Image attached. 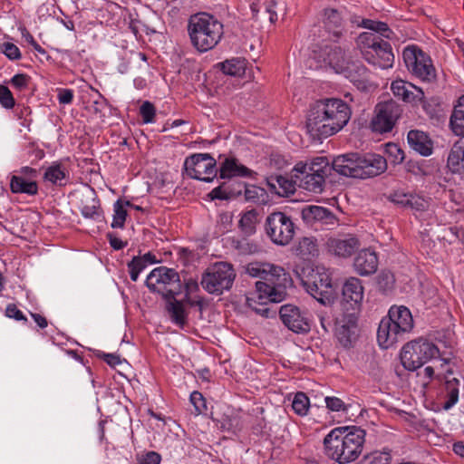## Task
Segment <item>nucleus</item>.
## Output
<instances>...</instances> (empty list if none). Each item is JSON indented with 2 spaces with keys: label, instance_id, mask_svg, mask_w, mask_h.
Wrapping results in <instances>:
<instances>
[{
  "label": "nucleus",
  "instance_id": "obj_1",
  "mask_svg": "<svg viewBox=\"0 0 464 464\" xmlns=\"http://www.w3.org/2000/svg\"><path fill=\"white\" fill-rule=\"evenodd\" d=\"M246 273L252 277L259 278L256 289L246 295V304L256 314L268 317L269 303H280L287 295L286 289L292 285V279L285 270L268 263H250Z\"/></svg>",
  "mask_w": 464,
  "mask_h": 464
},
{
  "label": "nucleus",
  "instance_id": "obj_2",
  "mask_svg": "<svg viewBox=\"0 0 464 464\" xmlns=\"http://www.w3.org/2000/svg\"><path fill=\"white\" fill-rule=\"evenodd\" d=\"M351 110L340 99L317 101L309 110L306 129L314 139H325L340 131L351 118Z\"/></svg>",
  "mask_w": 464,
  "mask_h": 464
},
{
  "label": "nucleus",
  "instance_id": "obj_3",
  "mask_svg": "<svg viewBox=\"0 0 464 464\" xmlns=\"http://www.w3.org/2000/svg\"><path fill=\"white\" fill-rule=\"evenodd\" d=\"M365 430L359 427H339L324 439L325 454L339 464L354 461L362 453Z\"/></svg>",
  "mask_w": 464,
  "mask_h": 464
},
{
  "label": "nucleus",
  "instance_id": "obj_4",
  "mask_svg": "<svg viewBox=\"0 0 464 464\" xmlns=\"http://www.w3.org/2000/svg\"><path fill=\"white\" fill-rule=\"evenodd\" d=\"M332 168L345 177L368 179L383 173L387 169V161L376 154L361 156L349 153L336 157L332 162Z\"/></svg>",
  "mask_w": 464,
  "mask_h": 464
},
{
  "label": "nucleus",
  "instance_id": "obj_5",
  "mask_svg": "<svg viewBox=\"0 0 464 464\" xmlns=\"http://www.w3.org/2000/svg\"><path fill=\"white\" fill-rule=\"evenodd\" d=\"M188 34L192 46L199 53L215 48L224 34L223 24L214 15L199 13L190 16Z\"/></svg>",
  "mask_w": 464,
  "mask_h": 464
},
{
  "label": "nucleus",
  "instance_id": "obj_6",
  "mask_svg": "<svg viewBox=\"0 0 464 464\" xmlns=\"http://www.w3.org/2000/svg\"><path fill=\"white\" fill-rule=\"evenodd\" d=\"M439 356L440 350L433 343L425 338H418L402 347L401 361L405 369L415 371Z\"/></svg>",
  "mask_w": 464,
  "mask_h": 464
},
{
  "label": "nucleus",
  "instance_id": "obj_7",
  "mask_svg": "<svg viewBox=\"0 0 464 464\" xmlns=\"http://www.w3.org/2000/svg\"><path fill=\"white\" fill-rule=\"evenodd\" d=\"M146 285L165 299L175 297L182 292V285L179 273L166 266L154 268L147 276Z\"/></svg>",
  "mask_w": 464,
  "mask_h": 464
},
{
  "label": "nucleus",
  "instance_id": "obj_8",
  "mask_svg": "<svg viewBox=\"0 0 464 464\" xmlns=\"http://www.w3.org/2000/svg\"><path fill=\"white\" fill-rule=\"evenodd\" d=\"M236 272L229 263L218 262L209 266L202 275L201 285L211 295H221L231 288Z\"/></svg>",
  "mask_w": 464,
  "mask_h": 464
},
{
  "label": "nucleus",
  "instance_id": "obj_9",
  "mask_svg": "<svg viewBox=\"0 0 464 464\" xmlns=\"http://www.w3.org/2000/svg\"><path fill=\"white\" fill-rule=\"evenodd\" d=\"M404 63L408 71L422 82H432L436 80V69L429 54L416 45H410L402 52Z\"/></svg>",
  "mask_w": 464,
  "mask_h": 464
},
{
  "label": "nucleus",
  "instance_id": "obj_10",
  "mask_svg": "<svg viewBox=\"0 0 464 464\" xmlns=\"http://www.w3.org/2000/svg\"><path fill=\"white\" fill-rule=\"evenodd\" d=\"M303 285L314 299L323 304L334 300V288L329 271L324 266H316L303 280Z\"/></svg>",
  "mask_w": 464,
  "mask_h": 464
},
{
  "label": "nucleus",
  "instance_id": "obj_11",
  "mask_svg": "<svg viewBox=\"0 0 464 464\" xmlns=\"http://www.w3.org/2000/svg\"><path fill=\"white\" fill-rule=\"evenodd\" d=\"M295 228L291 217L284 212H272L266 218V234L277 246L288 245L295 236Z\"/></svg>",
  "mask_w": 464,
  "mask_h": 464
},
{
  "label": "nucleus",
  "instance_id": "obj_12",
  "mask_svg": "<svg viewBox=\"0 0 464 464\" xmlns=\"http://www.w3.org/2000/svg\"><path fill=\"white\" fill-rule=\"evenodd\" d=\"M184 168L188 176L206 182L212 181L218 172L216 160L208 153L194 154L187 158Z\"/></svg>",
  "mask_w": 464,
  "mask_h": 464
},
{
  "label": "nucleus",
  "instance_id": "obj_13",
  "mask_svg": "<svg viewBox=\"0 0 464 464\" xmlns=\"http://www.w3.org/2000/svg\"><path fill=\"white\" fill-rule=\"evenodd\" d=\"M401 114V108L395 102L379 103L372 121V130L379 133L391 131Z\"/></svg>",
  "mask_w": 464,
  "mask_h": 464
},
{
  "label": "nucleus",
  "instance_id": "obj_14",
  "mask_svg": "<svg viewBox=\"0 0 464 464\" xmlns=\"http://www.w3.org/2000/svg\"><path fill=\"white\" fill-rule=\"evenodd\" d=\"M357 322L356 313H346L337 321L335 335L343 347L350 348L355 343L358 335Z\"/></svg>",
  "mask_w": 464,
  "mask_h": 464
},
{
  "label": "nucleus",
  "instance_id": "obj_15",
  "mask_svg": "<svg viewBox=\"0 0 464 464\" xmlns=\"http://www.w3.org/2000/svg\"><path fill=\"white\" fill-rule=\"evenodd\" d=\"M219 178L223 179H232L234 178H251L254 179L256 173L243 165L238 159L233 155L219 156Z\"/></svg>",
  "mask_w": 464,
  "mask_h": 464
},
{
  "label": "nucleus",
  "instance_id": "obj_16",
  "mask_svg": "<svg viewBox=\"0 0 464 464\" xmlns=\"http://www.w3.org/2000/svg\"><path fill=\"white\" fill-rule=\"evenodd\" d=\"M280 317L285 326L295 333H306L310 330L307 318L297 306L285 304L280 308Z\"/></svg>",
  "mask_w": 464,
  "mask_h": 464
},
{
  "label": "nucleus",
  "instance_id": "obj_17",
  "mask_svg": "<svg viewBox=\"0 0 464 464\" xmlns=\"http://www.w3.org/2000/svg\"><path fill=\"white\" fill-rule=\"evenodd\" d=\"M363 298V287L361 280L356 277H350L345 281L342 290V300L346 307V310H352L351 313H356L359 309Z\"/></svg>",
  "mask_w": 464,
  "mask_h": 464
},
{
  "label": "nucleus",
  "instance_id": "obj_18",
  "mask_svg": "<svg viewBox=\"0 0 464 464\" xmlns=\"http://www.w3.org/2000/svg\"><path fill=\"white\" fill-rule=\"evenodd\" d=\"M405 333L401 332L400 326L393 324L387 316L380 322L377 331V341L383 349H388L399 342Z\"/></svg>",
  "mask_w": 464,
  "mask_h": 464
},
{
  "label": "nucleus",
  "instance_id": "obj_19",
  "mask_svg": "<svg viewBox=\"0 0 464 464\" xmlns=\"http://www.w3.org/2000/svg\"><path fill=\"white\" fill-rule=\"evenodd\" d=\"M322 56L324 63L337 73H341L351 61L344 50L338 45H324L322 48Z\"/></svg>",
  "mask_w": 464,
  "mask_h": 464
},
{
  "label": "nucleus",
  "instance_id": "obj_20",
  "mask_svg": "<svg viewBox=\"0 0 464 464\" xmlns=\"http://www.w3.org/2000/svg\"><path fill=\"white\" fill-rule=\"evenodd\" d=\"M460 386L461 379L455 376L451 370H446L443 392L444 410H450L458 402Z\"/></svg>",
  "mask_w": 464,
  "mask_h": 464
},
{
  "label": "nucleus",
  "instance_id": "obj_21",
  "mask_svg": "<svg viewBox=\"0 0 464 464\" xmlns=\"http://www.w3.org/2000/svg\"><path fill=\"white\" fill-rule=\"evenodd\" d=\"M371 58L365 57L364 59L369 63L381 69L391 68L394 62V55L392 53L391 44L383 40L380 44L373 48Z\"/></svg>",
  "mask_w": 464,
  "mask_h": 464
},
{
  "label": "nucleus",
  "instance_id": "obj_22",
  "mask_svg": "<svg viewBox=\"0 0 464 464\" xmlns=\"http://www.w3.org/2000/svg\"><path fill=\"white\" fill-rule=\"evenodd\" d=\"M392 91L395 96L408 102H422L425 97L422 89L402 80L394 81L392 83Z\"/></svg>",
  "mask_w": 464,
  "mask_h": 464
},
{
  "label": "nucleus",
  "instance_id": "obj_23",
  "mask_svg": "<svg viewBox=\"0 0 464 464\" xmlns=\"http://www.w3.org/2000/svg\"><path fill=\"white\" fill-rule=\"evenodd\" d=\"M329 251L335 256L347 257L360 246L359 240L351 235L342 238H330L327 241Z\"/></svg>",
  "mask_w": 464,
  "mask_h": 464
},
{
  "label": "nucleus",
  "instance_id": "obj_24",
  "mask_svg": "<svg viewBox=\"0 0 464 464\" xmlns=\"http://www.w3.org/2000/svg\"><path fill=\"white\" fill-rule=\"evenodd\" d=\"M389 198L398 206L417 211H423L428 208V202L422 197L406 193L402 190L392 192Z\"/></svg>",
  "mask_w": 464,
  "mask_h": 464
},
{
  "label": "nucleus",
  "instance_id": "obj_25",
  "mask_svg": "<svg viewBox=\"0 0 464 464\" xmlns=\"http://www.w3.org/2000/svg\"><path fill=\"white\" fill-rule=\"evenodd\" d=\"M353 266L361 276L373 274L378 267V257L374 251L362 250L354 258Z\"/></svg>",
  "mask_w": 464,
  "mask_h": 464
},
{
  "label": "nucleus",
  "instance_id": "obj_26",
  "mask_svg": "<svg viewBox=\"0 0 464 464\" xmlns=\"http://www.w3.org/2000/svg\"><path fill=\"white\" fill-rule=\"evenodd\" d=\"M345 78L357 85L358 88H364L368 82V71L359 61L351 60L341 72Z\"/></svg>",
  "mask_w": 464,
  "mask_h": 464
},
{
  "label": "nucleus",
  "instance_id": "obj_27",
  "mask_svg": "<svg viewBox=\"0 0 464 464\" xmlns=\"http://www.w3.org/2000/svg\"><path fill=\"white\" fill-rule=\"evenodd\" d=\"M387 317L393 321L394 324L400 326L401 332L405 334L410 333L413 328V318L411 311L406 306H392Z\"/></svg>",
  "mask_w": 464,
  "mask_h": 464
},
{
  "label": "nucleus",
  "instance_id": "obj_28",
  "mask_svg": "<svg viewBox=\"0 0 464 464\" xmlns=\"http://www.w3.org/2000/svg\"><path fill=\"white\" fill-rule=\"evenodd\" d=\"M244 188L245 183L228 179L212 189L209 195L213 199H230L240 196Z\"/></svg>",
  "mask_w": 464,
  "mask_h": 464
},
{
  "label": "nucleus",
  "instance_id": "obj_29",
  "mask_svg": "<svg viewBox=\"0 0 464 464\" xmlns=\"http://www.w3.org/2000/svg\"><path fill=\"white\" fill-rule=\"evenodd\" d=\"M410 147L422 156H429L432 153V142L428 135L418 130H411L407 136Z\"/></svg>",
  "mask_w": 464,
  "mask_h": 464
},
{
  "label": "nucleus",
  "instance_id": "obj_30",
  "mask_svg": "<svg viewBox=\"0 0 464 464\" xmlns=\"http://www.w3.org/2000/svg\"><path fill=\"white\" fill-rule=\"evenodd\" d=\"M302 214L303 218L308 221L315 220L333 224L335 219L329 209L320 206H308L303 209Z\"/></svg>",
  "mask_w": 464,
  "mask_h": 464
},
{
  "label": "nucleus",
  "instance_id": "obj_31",
  "mask_svg": "<svg viewBox=\"0 0 464 464\" xmlns=\"http://www.w3.org/2000/svg\"><path fill=\"white\" fill-rule=\"evenodd\" d=\"M382 41H383V39L381 38L380 35L376 34L375 33L364 32L362 33L357 37L356 44L358 48L361 50V53L364 58H371L369 54H372L373 48H375L376 45L380 44Z\"/></svg>",
  "mask_w": 464,
  "mask_h": 464
},
{
  "label": "nucleus",
  "instance_id": "obj_32",
  "mask_svg": "<svg viewBox=\"0 0 464 464\" xmlns=\"http://www.w3.org/2000/svg\"><path fill=\"white\" fill-rule=\"evenodd\" d=\"M10 188L13 193H24L35 195L38 192V186L35 180L25 179L22 176H12Z\"/></svg>",
  "mask_w": 464,
  "mask_h": 464
},
{
  "label": "nucleus",
  "instance_id": "obj_33",
  "mask_svg": "<svg viewBox=\"0 0 464 464\" xmlns=\"http://www.w3.org/2000/svg\"><path fill=\"white\" fill-rule=\"evenodd\" d=\"M166 300V309L171 321L179 327H183L187 321V314L183 304L177 301L175 297L173 299L167 298Z\"/></svg>",
  "mask_w": 464,
  "mask_h": 464
},
{
  "label": "nucleus",
  "instance_id": "obj_34",
  "mask_svg": "<svg viewBox=\"0 0 464 464\" xmlns=\"http://www.w3.org/2000/svg\"><path fill=\"white\" fill-rule=\"evenodd\" d=\"M450 124L456 135L464 137V95L459 98L450 116Z\"/></svg>",
  "mask_w": 464,
  "mask_h": 464
},
{
  "label": "nucleus",
  "instance_id": "obj_35",
  "mask_svg": "<svg viewBox=\"0 0 464 464\" xmlns=\"http://www.w3.org/2000/svg\"><path fill=\"white\" fill-rule=\"evenodd\" d=\"M325 178L321 174L307 172L300 179V187L314 193H321L324 189Z\"/></svg>",
  "mask_w": 464,
  "mask_h": 464
},
{
  "label": "nucleus",
  "instance_id": "obj_36",
  "mask_svg": "<svg viewBox=\"0 0 464 464\" xmlns=\"http://www.w3.org/2000/svg\"><path fill=\"white\" fill-rule=\"evenodd\" d=\"M324 23L329 33H333L334 37L338 38L341 35L342 18L337 10H325Z\"/></svg>",
  "mask_w": 464,
  "mask_h": 464
},
{
  "label": "nucleus",
  "instance_id": "obj_37",
  "mask_svg": "<svg viewBox=\"0 0 464 464\" xmlns=\"http://www.w3.org/2000/svg\"><path fill=\"white\" fill-rule=\"evenodd\" d=\"M220 67L224 73L239 77L245 74L246 62L245 59L233 58L221 63Z\"/></svg>",
  "mask_w": 464,
  "mask_h": 464
},
{
  "label": "nucleus",
  "instance_id": "obj_38",
  "mask_svg": "<svg viewBox=\"0 0 464 464\" xmlns=\"http://www.w3.org/2000/svg\"><path fill=\"white\" fill-rule=\"evenodd\" d=\"M295 251L303 259H311L318 254L316 240L314 237H303L298 242Z\"/></svg>",
  "mask_w": 464,
  "mask_h": 464
},
{
  "label": "nucleus",
  "instance_id": "obj_39",
  "mask_svg": "<svg viewBox=\"0 0 464 464\" xmlns=\"http://www.w3.org/2000/svg\"><path fill=\"white\" fill-rule=\"evenodd\" d=\"M268 185L279 195H288L295 192L293 182L281 175L271 178L268 180Z\"/></svg>",
  "mask_w": 464,
  "mask_h": 464
},
{
  "label": "nucleus",
  "instance_id": "obj_40",
  "mask_svg": "<svg viewBox=\"0 0 464 464\" xmlns=\"http://www.w3.org/2000/svg\"><path fill=\"white\" fill-rule=\"evenodd\" d=\"M67 177V170L60 163H53L47 168L44 173V179L53 184L63 185V180Z\"/></svg>",
  "mask_w": 464,
  "mask_h": 464
},
{
  "label": "nucleus",
  "instance_id": "obj_41",
  "mask_svg": "<svg viewBox=\"0 0 464 464\" xmlns=\"http://www.w3.org/2000/svg\"><path fill=\"white\" fill-rule=\"evenodd\" d=\"M258 213L251 209L244 213L239 220V227L246 235H252L256 231Z\"/></svg>",
  "mask_w": 464,
  "mask_h": 464
},
{
  "label": "nucleus",
  "instance_id": "obj_42",
  "mask_svg": "<svg viewBox=\"0 0 464 464\" xmlns=\"http://www.w3.org/2000/svg\"><path fill=\"white\" fill-rule=\"evenodd\" d=\"M363 27L371 30V33H375L380 35L381 38L391 39L393 37V32L388 27L387 24L373 20H363Z\"/></svg>",
  "mask_w": 464,
  "mask_h": 464
},
{
  "label": "nucleus",
  "instance_id": "obj_43",
  "mask_svg": "<svg viewBox=\"0 0 464 464\" xmlns=\"http://www.w3.org/2000/svg\"><path fill=\"white\" fill-rule=\"evenodd\" d=\"M464 162V145L455 144L448 157V167L453 171H459V165Z\"/></svg>",
  "mask_w": 464,
  "mask_h": 464
},
{
  "label": "nucleus",
  "instance_id": "obj_44",
  "mask_svg": "<svg viewBox=\"0 0 464 464\" xmlns=\"http://www.w3.org/2000/svg\"><path fill=\"white\" fill-rule=\"evenodd\" d=\"M358 464H392L389 451H374L365 456Z\"/></svg>",
  "mask_w": 464,
  "mask_h": 464
},
{
  "label": "nucleus",
  "instance_id": "obj_45",
  "mask_svg": "<svg viewBox=\"0 0 464 464\" xmlns=\"http://www.w3.org/2000/svg\"><path fill=\"white\" fill-rule=\"evenodd\" d=\"M332 167L324 157H318L309 164V172L314 174H321L323 178H326L330 173Z\"/></svg>",
  "mask_w": 464,
  "mask_h": 464
},
{
  "label": "nucleus",
  "instance_id": "obj_46",
  "mask_svg": "<svg viewBox=\"0 0 464 464\" xmlns=\"http://www.w3.org/2000/svg\"><path fill=\"white\" fill-rule=\"evenodd\" d=\"M292 408L296 414L305 415L309 409V398L304 392H297L292 402Z\"/></svg>",
  "mask_w": 464,
  "mask_h": 464
},
{
  "label": "nucleus",
  "instance_id": "obj_47",
  "mask_svg": "<svg viewBox=\"0 0 464 464\" xmlns=\"http://www.w3.org/2000/svg\"><path fill=\"white\" fill-rule=\"evenodd\" d=\"M394 276L390 271H382L377 276V286L379 290L383 293L391 291L394 285Z\"/></svg>",
  "mask_w": 464,
  "mask_h": 464
},
{
  "label": "nucleus",
  "instance_id": "obj_48",
  "mask_svg": "<svg viewBox=\"0 0 464 464\" xmlns=\"http://www.w3.org/2000/svg\"><path fill=\"white\" fill-rule=\"evenodd\" d=\"M127 217V211L124 208L123 203L117 200L114 204V215L111 227L113 228H122Z\"/></svg>",
  "mask_w": 464,
  "mask_h": 464
},
{
  "label": "nucleus",
  "instance_id": "obj_49",
  "mask_svg": "<svg viewBox=\"0 0 464 464\" xmlns=\"http://www.w3.org/2000/svg\"><path fill=\"white\" fill-rule=\"evenodd\" d=\"M244 197L246 201L250 202H259L260 198H263L266 194L265 190L255 185H246L245 184V188H243Z\"/></svg>",
  "mask_w": 464,
  "mask_h": 464
},
{
  "label": "nucleus",
  "instance_id": "obj_50",
  "mask_svg": "<svg viewBox=\"0 0 464 464\" xmlns=\"http://www.w3.org/2000/svg\"><path fill=\"white\" fill-rule=\"evenodd\" d=\"M148 264L141 258V256H135L128 264L130 268V276L132 281H137L140 273L147 267Z\"/></svg>",
  "mask_w": 464,
  "mask_h": 464
},
{
  "label": "nucleus",
  "instance_id": "obj_51",
  "mask_svg": "<svg viewBox=\"0 0 464 464\" xmlns=\"http://www.w3.org/2000/svg\"><path fill=\"white\" fill-rule=\"evenodd\" d=\"M385 151L393 164L401 163L404 160L403 150L395 143L386 144Z\"/></svg>",
  "mask_w": 464,
  "mask_h": 464
},
{
  "label": "nucleus",
  "instance_id": "obj_52",
  "mask_svg": "<svg viewBox=\"0 0 464 464\" xmlns=\"http://www.w3.org/2000/svg\"><path fill=\"white\" fill-rule=\"evenodd\" d=\"M82 214L88 218L97 219L101 218L99 201L92 198L91 205H84L82 208Z\"/></svg>",
  "mask_w": 464,
  "mask_h": 464
},
{
  "label": "nucleus",
  "instance_id": "obj_53",
  "mask_svg": "<svg viewBox=\"0 0 464 464\" xmlns=\"http://www.w3.org/2000/svg\"><path fill=\"white\" fill-rule=\"evenodd\" d=\"M155 107L150 102H144L140 108V113L142 117L144 123H150L154 121Z\"/></svg>",
  "mask_w": 464,
  "mask_h": 464
},
{
  "label": "nucleus",
  "instance_id": "obj_54",
  "mask_svg": "<svg viewBox=\"0 0 464 464\" xmlns=\"http://www.w3.org/2000/svg\"><path fill=\"white\" fill-rule=\"evenodd\" d=\"M0 103L6 109L14 106V100L10 90L4 85H0Z\"/></svg>",
  "mask_w": 464,
  "mask_h": 464
},
{
  "label": "nucleus",
  "instance_id": "obj_55",
  "mask_svg": "<svg viewBox=\"0 0 464 464\" xmlns=\"http://www.w3.org/2000/svg\"><path fill=\"white\" fill-rule=\"evenodd\" d=\"M326 407L332 411H347L343 401L337 397H325Z\"/></svg>",
  "mask_w": 464,
  "mask_h": 464
},
{
  "label": "nucleus",
  "instance_id": "obj_56",
  "mask_svg": "<svg viewBox=\"0 0 464 464\" xmlns=\"http://www.w3.org/2000/svg\"><path fill=\"white\" fill-rule=\"evenodd\" d=\"M190 401L194 405L197 413H201L206 408L205 399L198 392H193L190 394Z\"/></svg>",
  "mask_w": 464,
  "mask_h": 464
},
{
  "label": "nucleus",
  "instance_id": "obj_57",
  "mask_svg": "<svg viewBox=\"0 0 464 464\" xmlns=\"http://www.w3.org/2000/svg\"><path fill=\"white\" fill-rule=\"evenodd\" d=\"M3 53L11 60H17L21 57L19 48L11 43H5L2 46Z\"/></svg>",
  "mask_w": 464,
  "mask_h": 464
},
{
  "label": "nucleus",
  "instance_id": "obj_58",
  "mask_svg": "<svg viewBox=\"0 0 464 464\" xmlns=\"http://www.w3.org/2000/svg\"><path fill=\"white\" fill-rule=\"evenodd\" d=\"M29 77L26 74H16L14 75L12 80L11 83L12 85L16 88L19 91L25 90L29 83Z\"/></svg>",
  "mask_w": 464,
  "mask_h": 464
},
{
  "label": "nucleus",
  "instance_id": "obj_59",
  "mask_svg": "<svg viewBox=\"0 0 464 464\" xmlns=\"http://www.w3.org/2000/svg\"><path fill=\"white\" fill-rule=\"evenodd\" d=\"M160 455L155 451H149L138 459L139 464H160Z\"/></svg>",
  "mask_w": 464,
  "mask_h": 464
},
{
  "label": "nucleus",
  "instance_id": "obj_60",
  "mask_svg": "<svg viewBox=\"0 0 464 464\" xmlns=\"http://www.w3.org/2000/svg\"><path fill=\"white\" fill-rule=\"evenodd\" d=\"M5 315L9 318H14L17 321H26V317L24 315L23 312L17 308V306L14 304H10L6 306Z\"/></svg>",
  "mask_w": 464,
  "mask_h": 464
},
{
  "label": "nucleus",
  "instance_id": "obj_61",
  "mask_svg": "<svg viewBox=\"0 0 464 464\" xmlns=\"http://www.w3.org/2000/svg\"><path fill=\"white\" fill-rule=\"evenodd\" d=\"M57 98L61 104H70L73 99V92L71 89H60Z\"/></svg>",
  "mask_w": 464,
  "mask_h": 464
},
{
  "label": "nucleus",
  "instance_id": "obj_62",
  "mask_svg": "<svg viewBox=\"0 0 464 464\" xmlns=\"http://www.w3.org/2000/svg\"><path fill=\"white\" fill-rule=\"evenodd\" d=\"M17 173L18 174L16 176L25 177V179H32V180H34V179L38 175V171L35 169H33L31 167H27V166L21 168L17 171Z\"/></svg>",
  "mask_w": 464,
  "mask_h": 464
},
{
  "label": "nucleus",
  "instance_id": "obj_63",
  "mask_svg": "<svg viewBox=\"0 0 464 464\" xmlns=\"http://www.w3.org/2000/svg\"><path fill=\"white\" fill-rule=\"evenodd\" d=\"M102 357L111 367H116L121 363L120 356L114 353H102Z\"/></svg>",
  "mask_w": 464,
  "mask_h": 464
},
{
  "label": "nucleus",
  "instance_id": "obj_64",
  "mask_svg": "<svg viewBox=\"0 0 464 464\" xmlns=\"http://www.w3.org/2000/svg\"><path fill=\"white\" fill-rule=\"evenodd\" d=\"M452 450L459 458L461 462L464 463V441L454 442Z\"/></svg>",
  "mask_w": 464,
  "mask_h": 464
}]
</instances>
